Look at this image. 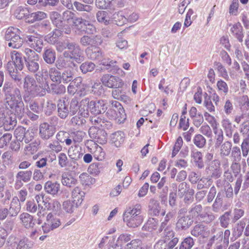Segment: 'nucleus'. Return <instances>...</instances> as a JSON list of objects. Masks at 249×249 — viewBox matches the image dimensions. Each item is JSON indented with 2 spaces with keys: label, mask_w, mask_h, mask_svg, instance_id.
I'll use <instances>...</instances> for the list:
<instances>
[{
  "label": "nucleus",
  "mask_w": 249,
  "mask_h": 249,
  "mask_svg": "<svg viewBox=\"0 0 249 249\" xmlns=\"http://www.w3.org/2000/svg\"><path fill=\"white\" fill-rule=\"evenodd\" d=\"M23 52L26 55L24 59L27 71L29 73L35 74L36 76V81L40 83L41 77L37 74L40 68L39 55L28 48H25Z\"/></svg>",
  "instance_id": "2"
},
{
  "label": "nucleus",
  "mask_w": 249,
  "mask_h": 249,
  "mask_svg": "<svg viewBox=\"0 0 249 249\" xmlns=\"http://www.w3.org/2000/svg\"><path fill=\"white\" fill-rule=\"evenodd\" d=\"M56 131L55 127L49 125L47 123L41 124L39 126V135L40 137L45 140L51 138Z\"/></svg>",
  "instance_id": "10"
},
{
  "label": "nucleus",
  "mask_w": 249,
  "mask_h": 249,
  "mask_svg": "<svg viewBox=\"0 0 249 249\" xmlns=\"http://www.w3.org/2000/svg\"><path fill=\"white\" fill-rule=\"evenodd\" d=\"M79 1H74L73 5L75 9L79 11H85L88 13H90L93 9V7L90 5L92 3L93 0H79Z\"/></svg>",
  "instance_id": "19"
},
{
  "label": "nucleus",
  "mask_w": 249,
  "mask_h": 249,
  "mask_svg": "<svg viewBox=\"0 0 249 249\" xmlns=\"http://www.w3.org/2000/svg\"><path fill=\"white\" fill-rule=\"evenodd\" d=\"M241 149L243 156L246 158L249 153V136H244V139L241 145Z\"/></svg>",
  "instance_id": "56"
},
{
  "label": "nucleus",
  "mask_w": 249,
  "mask_h": 249,
  "mask_svg": "<svg viewBox=\"0 0 249 249\" xmlns=\"http://www.w3.org/2000/svg\"><path fill=\"white\" fill-rule=\"evenodd\" d=\"M23 98L26 106L33 112L38 114L42 111L43 105L38 100H31V97H28L27 95H24Z\"/></svg>",
  "instance_id": "11"
},
{
  "label": "nucleus",
  "mask_w": 249,
  "mask_h": 249,
  "mask_svg": "<svg viewBox=\"0 0 249 249\" xmlns=\"http://www.w3.org/2000/svg\"><path fill=\"white\" fill-rule=\"evenodd\" d=\"M86 53L88 57L92 60L100 61L103 57L102 50L99 47L92 46L88 47Z\"/></svg>",
  "instance_id": "16"
},
{
  "label": "nucleus",
  "mask_w": 249,
  "mask_h": 249,
  "mask_svg": "<svg viewBox=\"0 0 249 249\" xmlns=\"http://www.w3.org/2000/svg\"><path fill=\"white\" fill-rule=\"evenodd\" d=\"M69 103L64 98L59 99L57 103V111L58 116L62 119H65L69 115Z\"/></svg>",
  "instance_id": "17"
},
{
  "label": "nucleus",
  "mask_w": 249,
  "mask_h": 249,
  "mask_svg": "<svg viewBox=\"0 0 249 249\" xmlns=\"http://www.w3.org/2000/svg\"><path fill=\"white\" fill-rule=\"evenodd\" d=\"M102 84L109 88H120L124 85L123 80L119 77L105 74L101 79Z\"/></svg>",
  "instance_id": "8"
},
{
  "label": "nucleus",
  "mask_w": 249,
  "mask_h": 249,
  "mask_svg": "<svg viewBox=\"0 0 249 249\" xmlns=\"http://www.w3.org/2000/svg\"><path fill=\"white\" fill-rule=\"evenodd\" d=\"M14 15L18 19H21L25 18L28 21L30 11L28 8L19 6L16 7L14 12Z\"/></svg>",
  "instance_id": "30"
},
{
  "label": "nucleus",
  "mask_w": 249,
  "mask_h": 249,
  "mask_svg": "<svg viewBox=\"0 0 249 249\" xmlns=\"http://www.w3.org/2000/svg\"><path fill=\"white\" fill-rule=\"evenodd\" d=\"M72 65L74 66V64L69 57L67 51H64L62 55L58 57L55 62V66L59 70L71 67Z\"/></svg>",
  "instance_id": "12"
},
{
  "label": "nucleus",
  "mask_w": 249,
  "mask_h": 249,
  "mask_svg": "<svg viewBox=\"0 0 249 249\" xmlns=\"http://www.w3.org/2000/svg\"><path fill=\"white\" fill-rule=\"evenodd\" d=\"M6 97V107L19 118L25 113L24 104L20 89L12 83L6 82L2 88Z\"/></svg>",
  "instance_id": "1"
},
{
  "label": "nucleus",
  "mask_w": 249,
  "mask_h": 249,
  "mask_svg": "<svg viewBox=\"0 0 249 249\" xmlns=\"http://www.w3.org/2000/svg\"><path fill=\"white\" fill-rule=\"evenodd\" d=\"M215 166V168L212 170V177L217 178H219L222 174V171L220 169V162L218 160H214L212 162L211 168L213 167V166Z\"/></svg>",
  "instance_id": "50"
},
{
  "label": "nucleus",
  "mask_w": 249,
  "mask_h": 249,
  "mask_svg": "<svg viewBox=\"0 0 249 249\" xmlns=\"http://www.w3.org/2000/svg\"><path fill=\"white\" fill-rule=\"evenodd\" d=\"M126 223V225L130 228H136L140 226L143 221V217L142 215L129 217V218L124 219Z\"/></svg>",
  "instance_id": "34"
},
{
  "label": "nucleus",
  "mask_w": 249,
  "mask_h": 249,
  "mask_svg": "<svg viewBox=\"0 0 249 249\" xmlns=\"http://www.w3.org/2000/svg\"><path fill=\"white\" fill-rule=\"evenodd\" d=\"M44 189L47 193L52 195H56L59 190L60 184L55 182H47L44 186Z\"/></svg>",
  "instance_id": "35"
},
{
  "label": "nucleus",
  "mask_w": 249,
  "mask_h": 249,
  "mask_svg": "<svg viewBox=\"0 0 249 249\" xmlns=\"http://www.w3.org/2000/svg\"><path fill=\"white\" fill-rule=\"evenodd\" d=\"M32 176V172L31 170L20 171L17 174L16 178L26 183L31 180Z\"/></svg>",
  "instance_id": "46"
},
{
  "label": "nucleus",
  "mask_w": 249,
  "mask_h": 249,
  "mask_svg": "<svg viewBox=\"0 0 249 249\" xmlns=\"http://www.w3.org/2000/svg\"><path fill=\"white\" fill-rule=\"evenodd\" d=\"M206 233L205 226L201 223H198L193 227L191 230V234L195 237H204Z\"/></svg>",
  "instance_id": "40"
},
{
  "label": "nucleus",
  "mask_w": 249,
  "mask_h": 249,
  "mask_svg": "<svg viewBox=\"0 0 249 249\" xmlns=\"http://www.w3.org/2000/svg\"><path fill=\"white\" fill-rule=\"evenodd\" d=\"M215 218V216L212 213H201L199 219H201L204 222L210 223L213 221Z\"/></svg>",
  "instance_id": "63"
},
{
  "label": "nucleus",
  "mask_w": 249,
  "mask_h": 249,
  "mask_svg": "<svg viewBox=\"0 0 249 249\" xmlns=\"http://www.w3.org/2000/svg\"><path fill=\"white\" fill-rule=\"evenodd\" d=\"M193 222L194 220L188 215H178L176 225V229L178 230H186L192 225Z\"/></svg>",
  "instance_id": "15"
},
{
  "label": "nucleus",
  "mask_w": 249,
  "mask_h": 249,
  "mask_svg": "<svg viewBox=\"0 0 249 249\" xmlns=\"http://www.w3.org/2000/svg\"><path fill=\"white\" fill-rule=\"evenodd\" d=\"M91 152L93 157L98 160L101 161L105 158V153L101 146L96 145Z\"/></svg>",
  "instance_id": "48"
},
{
  "label": "nucleus",
  "mask_w": 249,
  "mask_h": 249,
  "mask_svg": "<svg viewBox=\"0 0 249 249\" xmlns=\"http://www.w3.org/2000/svg\"><path fill=\"white\" fill-rule=\"evenodd\" d=\"M142 206L140 204H137L135 205L130 207L126 209L124 213V219L141 215Z\"/></svg>",
  "instance_id": "24"
},
{
  "label": "nucleus",
  "mask_w": 249,
  "mask_h": 249,
  "mask_svg": "<svg viewBox=\"0 0 249 249\" xmlns=\"http://www.w3.org/2000/svg\"><path fill=\"white\" fill-rule=\"evenodd\" d=\"M61 223L60 219L56 218L50 213L47 214L46 221L42 226V230L44 233H47L59 227Z\"/></svg>",
  "instance_id": "7"
},
{
  "label": "nucleus",
  "mask_w": 249,
  "mask_h": 249,
  "mask_svg": "<svg viewBox=\"0 0 249 249\" xmlns=\"http://www.w3.org/2000/svg\"><path fill=\"white\" fill-rule=\"evenodd\" d=\"M21 206L18 202L17 196H14L11 202L10 207L8 209V213L10 217H16L20 211Z\"/></svg>",
  "instance_id": "21"
},
{
  "label": "nucleus",
  "mask_w": 249,
  "mask_h": 249,
  "mask_svg": "<svg viewBox=\"0 0 249 249\" xmlns=\"http://www.w3.org/2000/svg\"><path fill=\"white\" fill-rule=\"evenodd\" d=\"M62 35V31L58 29H55L46 37V40L51 44H55L57 42L58 37Z\"/></svg>",
  "instance_id": "45"
},
{
  "label": "nucleus",
  "mask_w": 249,
  "mask_h": 249,
  "mask_svg": "<svg viewBox=\"0 0 249 249\" xmlns=\"http://www.w3.org/2000/svg\"><path fill=\"white\" fill-rule=\"evenodd\" d=\"M233 48L234 49V53L236 55V57L239 60H243V52H244L245 53V56L246 57V59H247L248 57V53L245 51L243 46L240 44H235Z\"/></svg>",
  "instance_id": "55"
},
{
  "label": "nucleus",
  "mask_w": 249,
  "mask_h": 249,
  "mask_svg": "<svg viewBox=\"0 0 249 249\" xmlns=\"http://www.w3.org/2000/svg\"><path fill=\"white\" fill-rule=\"evenodd\" d=\"M3 119L2 126L6 131L13 129L17 124V120L15 117L1 116Z\"/></svg>",
  "instance_id": "32"
},
{
  "label": "nucleus",
  "mask_w": 249,
  "mask_h": 249,
  "mask_svg": "<svg viewBox=\"0 0 249 249\" xmlns=\"http://www.w3.org/2000/svg\"><path fill=\"white\" fill-rule=\"evenodd\" d=\"M149 208L150 213L153 216L158 215L161 210L159 202L154 199H150Z\"/></svg>",
  "instance_id": "37"
},
{
  "label": "nucleus",
  "mask_w": 249,
  "mask_h": 249,
  "mask_svg": "<svg viewBox=\"0 0 249 249\" xmlns=\"http://www.w3.org/2000/svg\"><path fill=\"white\" fill-rule=\"evenodd\" d=\"M232 145L231 142L226 141L222 143L214 145V147L217 150L220 157L224 159L230 155Z\"/></svg>",
  "instance_id": "14"
},
{
  "label": "nucleus",
  "mask_w": 249,
  "mask_h": 249,
  "mask_svg": "<svg viewBox=\"0 0 249 249\" xmlns=\"http://www.w3.org/2000/svg\"><path fill=\"white\" fill-rule=\"evenodd\" d=\"M124 134L121 131H117L111 136L110 141L117 147H120L124 142Z\"/></svg>",
  "instance_id": "33"
},
{
  "label": "nucleus",
  "mask_w": 249,
  "mask_h": 249,
  "mask_svg": "<svg viewBox=\"0 0 249 249\" xmlns=\"http://www.w3.org/2000/svg\"><path fill=\"white\" fill-rule=\"evenodd\" d=\"M95 68V65L92 62L86 61L83 63L80 66V69L83 73L86 74L92 71Z\"/></svg>",
  "instance_id": "52"
},
{
  "label": "nucleus",
  "mask_w": 249,
  "mask_h": 249,
  "mask_svg": "<svg viewBox=\"0 0 249 249\" xmlns=\"http://www.w3.org/2000/svg\"><path fill=\"white\" fill-rule=\"evenodd\" d=\"M178 242V237L174 238L167 242L166 240L160 239L157 241L154 245V249H172Z\"/></svg>",
  "instance_id": "18"
},
{
  "label": "nucleus",
  "mask_w": 249,
  "mask_h": 249,
  "mask_svg": "<svg viewBox=\"0 0 249 249\" xmlns=\"http://www.w3.org/2000/svg\"><path fill=\"white\" fill-rule=\"evenodd\" d=\"M85 193L78 187H75L71 191V198L73 203L75 205V207L80 205L85 196Z\"/></svg>",
  "instance_id": "20"
},
{
  "label": "nucleus",
  "mask_w": 249,
  "mask_h": 249,
  "mask_svg": "<svg viewBox=\"0 0 249 249\" xmlns=\"http://www.w3.org/2000/svg\"><path fill=\"white\" fill-rule=\"evenodd\" d=\"M203 210L201 204H194L188 210L187 214L192 220L195 218H199Z\"/></svg>",
  "instance_id": "31"
},
{
  "label": "nucleus",
  "mask_w": 249,
  "mask_h": 249,
  "mask_svg": "<svg viewBox=\"0 0 249 249\" xmlns=\"http://www.w3.org/2000/svg\"><path fill=\"white\" fill-rule=\"evenodd\" d=\"M230 31L240 42H243L244 34L243 33L242 26L240 23L238 22L232 25L230 29Z\"/></svg>",
  "instance_id": "26"
},
{
  "label": "nucleus",
  "mask_w": 249,
  "mask_h": 249,
  "mask_svg": "<svg viewBox=\"0 0 249 249\" xmlns=\"http://www.w3.org/2000/svg\"><path fill=\"white\" fill-rule=\"evenodd\" d=\"M112 105V107H115L117 109L116 120L120 123L124 122L126 119V114L122 105L116 101H113Z\"/></svg>",
  "instance_id": "29"
},
{
  "label": "nucleus",
  "mask_w": 249,
  "mask_h": 249,
  "mask_svg": "<svg viewBox=\"0 0 249 249\" xmlns=\"http://www.w3.org/2000/svg\"><path fill=\"white\" fill-rule=\"evenodd\" d=\"M89 134L90 138L100 144H103L107 142V133L103 129L91 126L89 130Z\"/></svg>",
  "instance_id": "6"
},
{
  "label": "nucleus",
  "mask_w": 249,
  "mask_h": 249,
  "mask_svg": "<svg viewBox=\"0 0 249 249\" xmlns=\"http://www.w3.org/2000/svg\"><path fill=\"white\" fill-rule=\"evenodd\" d=\"M96 18L98 22L107 25L110 23V18L109 13L105 11H99L96 13Z\"/></svg>",
  "instance_id": "41"
},
{
  "label": "nucleus",
  "mask_w": 249,
  "mask_h": 249,
  "mask_svg": "<svg viewBox=\"0 0 249 249\" xmlns=\"http://www.w3.org/2000/svg\"><path fill=\"white\" fill-rule=\"evenodd\" d=\"M58 164L62 168L70 167L75 164L73 160L69 161L66 155L64 153H60L58 156Z\"/></svg>",
  "instance_id": "38"
},
{
  "label": "nucleus",
  "mask_w": 249,
  "mask_h": 249,
  "mask_svg": "<svg viewBox=\"0 0 249 249\" xmlns=\"http://www.w3.org/2000/svg\"><path fill=\"white\" fill-rule=\"evenodd\" d=\"M28 240L24 238L20 240L18 243H17L16 241L11 242L10 246L12 248V249L15 248L16 249H28L30 248L29 244H28Z\"/></svg>",
  "instance_id": "44"
},
{
  "label": "nucleus",
  "mask_w": 249,
  "mask_h": 249,
  "mask_svg": "<svg viewBox=\"0 0 249 249\" xmlns=\"http://www.w3.org/2000/svg\"><path fill=\"white\" fill-rule=\"evenodd\" d=\"M43 58L45 62L48 64H53L56 59L55 52L52 49H47L45 50Z\"/></svg>",
  "instance_id": "36"
},
{
  "label": "nucleus",
  "mask_w": 249,
  "mask_h": 249,
  "mask_svg": "<svg viewBox=\"0 0 249 249\" xmlns=\"http://www.w3.org/2000/svg\"><path fill=\"white\" fill-rule=\"evenodd\" d=\"M49 74L51 80L53 82L60 83L61 72L57 68L52 67L49 69Z\"/></svg>",
  "instance_id": "42"
},
{
  "label": "nucleus",
  "mask_w": 249,
  "mask_h": 249,
  "mask_svg": "<svg viewBox=\"0 0 249 249\" xmlns=\"http://www.w3.org/2000/svg\"><path fill=\"white\" fill-rule=\"evenodd\" d=\"M10 55L12 60L11 62H13L18 70L21 71L24 66L22 54L16 51H13L11 52Z\"/></svg>",
  "instance_id": "25"
},
{
  "label": "nucleus",
  "mask_w": 249,
  "mask_h": 249,
  "mask_svg": "<svg viewBox=\"0 0 249 249\" xmlns=\"http://www.w3.org/2000/svg\"><path fill=\"white\" fill-rule=\"evenodd\" d=\"M191 157L196 167L199 169H202L204 167V164L202 158L203 155L201 152L193 148L191 149Z\"/></svg>",
  "instance_id": "22"
},
{
  "label": "nucleus",
  "mask_w": 249,
  "mask_h": 249,
  "mask_svg": "<svg viewBox=\"0 0 249 249\" xmlns=\"http://www.w3.org/2000/svg\"><path fill=\"white\" fill-rule=\"evenodd\" d=\"M240 148L237 146H234L231 150V157L232 161H240L242 158V153Z\"/></svg>",
  "instance_id": "53"
},
{
  "label": "nucleus",
  "mask_w": 249,
  "mask_h": 249,
  "mask_svg": "<svg viewBox=\"0 0 249 249\" xmlns=\"http://www.w3.org/2000/svg\"><path fill=\"white\" fill-rule=\"evenodd\" d=\"M89 99L88 98H85L82 99L80 103L78 115L84 118L88 117L89 115Z\"/></svg>",
  "instance_id": "27"
},
{
  "label": "nucleus",
  "mask_w": 249,
  "mask_h": 249,
  "mask_svg": "<svg viewBox=\"0 0 249 249\" xmlns=\"http://www.w3.org/2000/svg\"><path fill=\"white\" fill-rule=\"evenodd\" d=\"M20 223L26 229L33 228L35 225L34 217L27 213H23L19 215Z\"/></svg>",
  "instance_id": "23"
},
{
  "label": "nucleus",
  "mask_w": 249,
  "mask_h": 249,
  "mask_svg": "<svg viewBox=\"0 0 249 249\" xmlns=\"http://www.w3.org/2000/svg\"><path fill=\"white\" fill-rule=\"evenodd\" d=\"M194 245L193 239L191 237H188L184 239L180 244L179 249H191Z\"/></svg>",
  "instance_id": "61"
},
{
  "label": "nucleus",
  "mask_w": 249,
  "mask_h": 249,
  "mask_svg": "<svg viewBox=\"0 0 249 249\" xmlns=\"http://www.w3.org/2000/svg\"><path fill=\"white\" fill-rule=\"evenodd\" d=\"M89 108L94 114H99L105 112L107 108L106 102L104 100L89 101Z\"/></svg>",
  "instance_id": "13"
},
{
  "label": "nucleus",
  "mask_w": 249,
  "mask_h": 249,
  "mask_svg": "<svg viewBox=\"0 0 249 249\" xmlns=\"http://www.w3.org/2000/svg\"><path fill=\"white\" fill-rule=\"evenodd\" d=\"M30 35L24 36L25 42L31 48L34 49L38 53H40L43 47V40L42 36L37 33L30 32Z\"/></svg>",
  "instance_id": "5"
},
{
  "label": "nucleus",
  "mask_w": 249,
  "mask_h": 249,
  "mask_svg": "<svg viewBox=\"0 0 249 249\" xmlns=\"http://www.w3.org/2000/svg\"><path fill=\"white\" fill-rule=\"evenodd\" d=\"M212 180L207 178H202L197 182V189L198 190L203 188H209L212 184Z\"/></svg>",
  "instance_id": "59"
},
{
  "label": "nucleus",
  "mask_w": 249,
  "mask_h": 249,
  "mask_svg": "<svg viewBox=\"0 0 249 249\" xmlns=\"http://www.w3.org/2000/svg\"><path fill=\"white\" fill-rule=\"evenodd\" d=\"M175 212L174 211H170L167 213L161 223L159 229L160 231H161L163 229L168 227L167 224L168 222L174 217L175 215Z\"/></svg>",
  "instance_id": "58"
},
{
  "label": "nucleus",
  "mask_w": 249,
  "mask_h": 249,
  "mask_svg": "<svg viewBox=\"0 0 249 249\" xmlns=\"http://www.w3.org/2000/svg\"><path fill=\"white\" fill-rule=\"evenodd\" d=\"M40 86L37 85L36 81L32 76L27 75L25 76L23 84L24 95L32 97L40 96Z\"/></svg>",
  "instance_id": "4"
},
{
  "label": "nucleus",
  "mask_w": 249,
  "mask_h": 249,
  "mask_svg": "<svg viewBox=\"0 0 249 249\" xmlns=\"http://www.w3.org/2000/svg\"><path fill=\"white\" fill-rule=\"evenodd\" d=\"M68 56L71 60H75L77 63H80L84 60L83 51L77 44L72 42L69 50L67 51Z\"/></svg>",
  "instance_id": "9"
},
{
  "label": "nucleus",
  "mask_w": 249,
  "mask_h": 249,
  "mask_svg": "<svg viewBox=\"0 0 249 249\" xmlns=\"http://www.w3.org/2000/svg\"><path fill=\"white\" fill-rule=\"evenodd\" d=\"M193 141L195 145L199 148H203L206 143V139L201 134L196 135Z\"/></svg>",
  "instance_id": "57"
},
{
  "label": "nucleus",
  "mask_w": 249,
  "mask_h": 249,
  "mask_svg": "<svg viewBox=\"0 0 249 249\" xmlns=\"http://www.w3.org/2000/svg\"><path fill=\"white\" fill-rule=\"evenodd\" d=\"M231 216V212L227 211L224 213L223 214L221 215L219 220L220 221V226L224 228H227L230 222V217Z\"/></svg>",
  "instance_id": "49"
},
{
  "label": "nucleus",
  "mask_w": 249,
  "mask_h": 249,
  "mask_svg": "<svg viewBox=\"0 0 249 249\" xmlns=\"http://www.w3.org/2000/svg\"><path fill=\"white\" fill-rule=\"evenodd\" d=\"M73 78V74L72 71L66 70L63 71L61 74L60 83L67 84L71 81Z\"/></svg>",
  "instance_id": "54"
},
{
  "label": "nucleus",
  "mask_w": 249,
  "mask_h": 249,
  "mask_svg": "<svg viewBox=\"0 0 249 249\" xmlns=\"http://www.w3.org/2000/svg\"><path fill=\"white\" fill-rule=\"evenodd\" d=\"M61 182L63 185L71 187L77 183V180L69 172H65L62 175Z\"/></svg>",
  "instance_id": "28"
},
{
  "label": "nucleus",
  "mask_w": 249,
  "mask_h": 249,
  "mask_svg": "<svg viewBox=\"0 0 249 249\" xmlns=\"http://www.w3.org/2000/svg\"><path fill=\"white\" fill-rule=\"evenodd\" d=\"M38 209V205H37L34 199L28 201L26 204V210L30 213H35Z\"/></svg>",
  "instance_id": "62"
},
{
  "label": "nucleus",
  "mask_w": 249,
  "mask_h": 249,
  "mask_svg": "<svg viewBox=\"0 0 249 249\" xmlns=\"http://www.w3.org/2000/svg\"><path fill=\"white\" fill-rule=\"evenodd\" d=\"M48 88L50 92L56 94H61L66 91V88L63 85L52 84Z\"/></svg>",
  "instance_id": "47"
},
{
  "label": "nucleus",
  "mask_w": 249,
  "mask_h": 249,
  "mask_svg": "<svg viewBox=\"0 0 249 249\" xmlns=\"http://www.w3.org/2000/svg\"><path fill=\"white\" fill-rule=\"evenodd\" d=\"M223 204V195L219 192L212 205V210L214 212H218Z\"/></svg>",
  "instance_id": "51"
},
{
  "label": "nucleus",
  "mask_w": 249,
  "mask_h": 249,
  "mask_svg": "<svg viewBox=\"0 0 249 249\" xmlns=\"http://www.w3.org/2000/svg\"><path fill=\"white\" fill-rule=\"evenodd\" d=\"M47 15L45 13L42 11H37L34 13H30L28 17V22L33 23L37 20H40L45 18Z\"/></svg>",
  "instance_id": "43"
},
{
  "label": "nucleus",
  "mask_w": 249,
  "mask_h": 249,
  "mask_svg": "<svg viewBox=\"0 0 249 249\" xmlns=\"http://www.w3.org/2000/svg\"><path fill=\"white\" fill-rule=\"evenodd\" d=\"M212 127L214 134V145H217L219 143H222L224 141V134L222 129L218 128L217 124L215 125L212 124Z\"/></svg>",
  "instance_id": "39"
},
{
  "label": "nucleus",
  "mask_w": 249,
  "mask_h": 249,
  "mask_svg": "<svg viewBox=\"0 0 249 249\" xmlns=\"http://www.w3.org/2000/svg\"><path fill=\"white\" fill-rule=\"evenodd\" d=\"M158 224V220L155 218H149L146 223L143 226L142 229L149 231L156 229Z\"/></svg>",
  "instance_id": "60"
},
{
  "label": "nucleus",
  "mask_w": 249,
  "mask_h": 249,
  "mask_svg": "<svg viewBox=\"0 0 249 249\" xmlns=\"http://www.w3.org/2000/svg\"><path fill=\"white\" fill-rule=\"evenodd\" d=\"M48 147L52 151L58 153L62 151V146L58 141L53 140L49 142Z\"/></svg>",
  "instance_id": "64"
},
{
  "label": "nucleus",
  "mask_w": 249,
  "mask_h": 249,
  "mask_svg": "<svg viewBox=\"0 0 249 249\" xmlns=\"http://www.w3.org/2000/svg\"><path fill=\"white\" fill-rule=\"evenodd\" d=\"M20 31L17 28L9 27L6 31L4 38L7 45L13 49H18L23 44V39L19 36Z\"/></svg>",
  "instance_id": "3"
}]
</instances>
